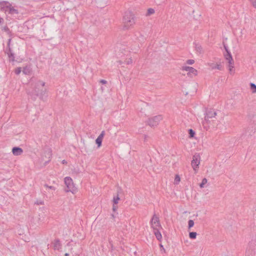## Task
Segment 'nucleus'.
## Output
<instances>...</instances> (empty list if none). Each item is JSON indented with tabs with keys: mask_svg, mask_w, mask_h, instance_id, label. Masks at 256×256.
Returning a JSON list of instances; mask_svg holds the SVG:
<instances>
[{
	"mask_svg": "<svg viewBox=\"0 0 256 256\" xmlns=\"http://www.w3.org/2000/svg\"><path fill=\"white\" fill-rule=\"evenodd\" d=\"M102 139L99 138L98 137V138L96 140V142L98 144V146L100 147L102 145Z\"/></svg>",
	"mask_w": 256,
	"mask_h": 256,
	"instance_id": "393cba45",
	"label": "nucleus"
},
{
	"mask_svg": "<svg viewBox=\"0 0 256 256\" xmlns=\"http://www.w3.org/2000/svg\"><path fill=\"white\" fill-rule=\"evenodd\" d=\"M10 40H11L10 39H9V40H8V46H10Z\"/></svg>",
	"mask_w": 256,
	"mask_h": 256,
	"instance_id": "c03bdc74",
	"label": "nucleus"
},
{
	"mask_svg": "<svg viewBox=\"0 0 256 256\" xmlns=\"http://www.w3.org/2000/svg\"><path fill=\"white\" fill-rule=\"evenodd\" d=\"M10 61L14 62L15 60V57L14 56V54L12 52V51L10 48H8V52H7Z\"/></svg>",
	"mask_w": 256,
	"mask_h": 256,
	"instance_id": "dca6fc26",
	"label": "nucleus"
},
{
	"mask_svg": "<svg viewBox=\"0 0 256 256\" xmlns=\"http://www.w3.org/2000/svg\"><path fill=\"white\" fill-rule=\"evenodd\" d=\"M228 68L229 72L230 74H233L234 73V61L233 58H232V60H228Z\"/></svg>",
	"mask_w": 256,
	"mask_h": 256,
	"instance_id": "1a4fd4ad",
	"label": "nucleus"
},
{
	"mask_svg": "<svg viewBox=\"0 0 256 256\" xmlns=\"http://www.w3.org/2000/svg\"><path fill=\"white\" fill-rule=\"evenodd\" d=\"M162 120L160 115L155 116L153 118H149L148 121V124L151 127L156 126L159 122Z\"/></svg>",
	"mask_w": 256,
	"mask_h": 256,
	"instance_id": "39448f33",
	"label": "nucleus"
},
{
	"mask_svg": "<svg viewBox=\"0 0 256 256\" xmlns=\"http://www.w3.org/2000/svg\"><path fill=\"white\" fill-rule=\"evenodd\" d=\"M43 204V202H39V203H38V204Z\"/></svg>",
	"mask_w": 256,
	"mask_h": 256,
	"instance_id": "49530a36",
	"label": "nucleus"
},
{
	"mask_svg": "<svg viewBox=\"0 0 256 256\" xmlns=\"http://www.w3.org/2000/svg\"><path fill=\"white\" fill-rule=\"evenodd\" d=\"M188 132H189L190 137V138L194 137V136L195 134L194 132L192 129H190L188 130Z\"/></svg>",
	"mask_w": 256,
	"mask_h": 256,
	"instance_id": "c85d7f7f",
	"label": "nucleus"
},
{
	"mask_svg": "<svg viewBox=\"0 0 256 256\" xmlns=\"http://www.w3.org/2000/svg\"><path fill=\"white\" fill-rule=\"evenodd\" d=\"M252 6L256 8V0H250Z\"/></svg>",
	"mask_w": 256,
	"mask_h": 256,
	"instance_id": "2f4dec72",
	"label": "nucleus"
},
{
	"mask_svg": "<svg viewBox=\"0 0 256 256\" xmlns=\"http://www.w3.org/2000/svg\"><path fill=\"white\" fill-rule=\"evenodd\" d=\"M224 50H226V52H230V50H228V48L226 46L225 44H224Z\"/></svg>",
	"mask_w": 256,
	"mask_h": 256,
	"instance_id": "e433bc0d",
	"label": "nucleus"
},
{
	"mask_svg": "<svg viewBox=\"0 0 256 256\" xmlns=\"http://www.w3.org/2000/svg\"><path fill=\"white\" fill-rule=\"evenodd\" d=\"M100 82L101 83H102V84H106L107 82L106 80H100Z\"/></svg>",
	"mask_w": 256,
	"mask_h": 256,
	"instance_id": "4c0bfd02",
	"label": "nucleus"
},
{
	"mask_svg": "<svg viewBox=\"0 0 256 256\" xmlns=\"http://www.w3.org/2000/svg\"><path fill=\"white\" fill-rule=\"evenodd\" d=\"M194 226V220H190L188 222V228L190 229Z\"/></svg>",
	"mask_w": 256,
	"mask_h": 256,
	"instance_id": "a878e982",
	"label": "nucleus"
},
{
	"mask_svg": "<svg viewBox=\"0 0 256 256\" xmlns=\"http://www.w3.org/2000/svg\"><path fill=\"white\" fill-rule=\"evenodd\" d=\"M64 183L66 186V188L65 189L66 192H71L72 194H74L77 191L76 188L74 186L72 180L68 176L64 178Z\"/></svg>",
	"mask_w": 256,
	"mask_h": 256,
	"instance_id": "7ed1b4c3",
	"label": "nucleus"
},
{
	"mask_svg": "<svg viewBox=\"0 0 256 256\" xmlns=\"http://www.w3.org/2000/svg\"><path fill=\"white\" fill-rule=\"evenodd\" d=\"M111 216H112V217L113 218H115V216H114V214H111Z\"/></svg>",
	"mask_w": 256,
	"mask_h": 256,
	"instance_id": "37998d69",
	"label": "nucleus"
},
{
	"mask_svg": "<svg viewBox=\"0 0 256 256\" xmlns=\"http://www.w3.org/2000/svg\"><path fill=\"white\" fill-rule=\"evenodd\" d=\"M2 6H5L6 8V10L9 12V13L11 14H18V10L15 9L14 7L12 6V5L8 2H2Z\"/></svg>",
	"mask_w": 256,
	"mask_h": 256,
	"instance_id": "0eeeda50",
	"label": "nucleus"
},
{
	"mask_svg": "<svg viewBox=\"0 0 256 256\" xmlns=\"http://www.w3.org/2000/svg\"><path fill=\"white\" fill-rule=\"evenodd\" d=\"M194 60H188L186 61V63L188 64H192L194 63Z\"/></svg>",
	"mask_w": 256,
	"mask_h": 256,
	"instance_id": "473e14b6",
	"label": "nucleus"
},
{
	"mask_svg": "<svg viewBox=\"0 0 256 256\" xmlns=\"http://www.w3.org/2000/svg\"><path fill=\"white\" fill-rule=\"evenodd\" d=\"M46 153L48 158V160L46 162V163H48V162L50 160V159H51V158H52V151L50 149H48L46 152Z\"/></svg>",
	"mask_w": 256,
	"mask_h": 256,
	"instance_id": "6ab92c4d",
	"label": "nucleus"
},
{
	"mask_svg": "<svg viewBox=\"0 0 256 256\" xmlns=\"http://www.w3.org/2000/svg\"><path fill=\"white\" fill-rule=\"evenodd\" d=\"M256 250L254 246H250L246 251V256H255Z\"/></svg>",
	"mask_w": 256,
	"mask_h": 256,
	"instance_id": "9d476101",
	"label": "nucleus"
},
{
	"mask_svg": "<svg viewBox=\"0 0 256 256\" xmlns=\"http://www.w3.org/2000/svg\"><path fill=\"white\" fill-rule=\"evenodd\" d=\"M22 70L21 68H18L15 70V74H19L20 73V72H22Z\"/></svg>",
	"mask_w": 256,
	"mask_h": 256,
	"instance_id": "c756f323",
	"label": "nucleus"
},
{
	"mask_svg": "<svg viewBox=\"0 0 256 256\" xmlns=\"http://www.w3.org/2000/svg\"><path fill=\"white\" fill-rule=\"evenodd\" d=\"M154 10L153 8H150L148 10L146 16H149L152 14H154Z\"/></svg>",
	"mask_w": 256,
	"mask_h": 256,
	"instance_id": "5701e85b",
	"label": "nucleus"
},
{
	"mask_svg": "<svg viewBox=\"0 0 256 256\" xmlns=\"http://www.w3.org/2000/svg\"><path fill=\"white\" fill-rule=\"evenodd\" d=\"M132 62V60L131 59H130V60L128 62V64H130Z\"/></svg>",
	"mask_w": 256,
	"mask_h": 256,
	"instance_id": "79ce46f5",
	"label": "nucleus"
},
{
	"mask_svg": "<svg viewBox=\"0 0 256 256\" xmlns=\"http://www.w3.org/2000/svg\"><path fill=\"white\" fill-rule=\"evenodd\" d=\"M120 200V198L118 195L116 197H114L113 199L114 204H116L118 203V200Z\"/></svg>",
	"mask_w": 256,
	"mask_h": 256,
	"instance_id": "cd10ccee",
	"label": "nucleus"
},
{
	"mask_svg": "<svg viewBox=\"0 0 256 256\" xmlns=\"http://www.w3.org/2000/svg\"><path fill=\"white\" fill-rule=\"evenodd\" d=\"M44 186L47 188H50V190H56L55 188L53 186H48L47 184H45Z\"/></svg>",
	"mask_w": 256,
	"mask_h": 256,
	"instance_id": "7c9ffc66",
	"label": "nucleus"
},
{
	"mask_svg": "<svg viewBox=\"0 0 256 256\" xmlns=\"http://www.w3.org/2000/svg\"><path fill=\"white\" fill-rule=\"evenodd\" d=\"M154 230V234L157 240H160L162 238V236L160 232H159V230H158V228H156V230Z\"/></svg>",
	"mask_w": 256,
	"mask_h": 256,
	"instance_id": "a211bd4d",
	"label": "nucleus"
},
{
	"mask_svg": "<svg viewBox=\"0 0 256 256\" xmlns=\"http://www.w3.org/2000/svg\"><path fill=\"white\" fill-rule=\"evenodd\" d=\"M194 44L195 46V50L197 52H198L200 54L204 53L203 48L199 44L194 42Z\"/></svg>",
	"mask_w": 256,
	"mask_h": 256,
	"instance_id": "2eb2a0df",
	"label": "nucleus"
},
{
	"mask_svg": "<svg viewBox=\"0 0 256 256\" xmlns=\"http://www.w3.org/2000/svg\"><path fill=\"white\" fill-rule=\"evenodd\" d=\"M216 114V112H214L213 110H210L209 111H208L206 113V116H205V119L206 120V118H214Z\"/></svg>",
	"mask_w": 256,
	"mask_h": 256,
	"instance_id": "ddd939ff",
	"label": "nucleus"
},
{
	"mask_svg": "<svg viewBox=\"0 0 256 256\" xmlns=\"http://www.w3.org/2000/svg\"><path fill=\"white\" fill-rule=\"evenodd\" d=\"M62 248V244L59 240H55L54 242V250H60Z\"/></svg>",
	"mask_w": 256,
	"mask_h": 256,
	"instance_id": "4468645a",
	"label": "nucleus"
},
{
	"mask_svg": "<svg viewBox=\"0 0 256 256\" xmlns=\"http://www.w3.org/2000/svg\"><path fill=\"white\" fill-rule=\"evenodd\" d=\"M43 204V202H39V203H38V204Z\"/></svg>",
	"mask_w": 256,
	"mask_h": 256,
	"instance_id": "a18cd8bd",
	"label": "nucleus"
},
{
	"mask_svg": "<svg viewBox=\"0 0 256 256\" xmlns=\"http://www.w3.org/2000/svg\"><path fill=\"white\" fill-rule=\"evenodd\" d=\"M104 134H105L104 131V130H103V131H102V132H101V134H100L99 135V136H98V138H100L102 139V138H104Z\"/></svg>",
	"mask_w": 256,
	"mask_h": 256,
	"instance_id": "72a5a7b5",
	"label": "nucleus"
},
{
	"mask_svg": "<svg viewBox=\"0 0 256 256\" xmlns=\"http://www.w3.org/2000/svg\"><path fill=\"white\" fill-rule=\"evenodd\" d=\"M180 180V178L178 175H176L174 180V184H178Z\"/></svg>",
	"mask_w": 256,
	"mask_h": 256,
	"instance_id": "b1692460",
	"label": "nucleus"
},
{
	"mask_svg": "<svg viewBox=\"0 0 256 256\" xmlns=\"http://www.w3.org/2000/svg\"><path fill=\"white\" fill-rule=\"evenodd\" d=\"M208 66L212 70H223V66L220 62L216 63L210 62L208 64Z\"/></svg>",
	"mask_w": 256,
	"mask_h": 256,
	"instance_id": "6e6552de",
	"label": "nucleus"
},
{
	"mask_svg": "<svg viewBox=\"0 0 256 256\" xmlns=\"http://www.w3.org/2000/svg\"><path fill=\"white\" fill-rule=\"evenodd\" d=\"M250 88L252 90L253 92H256V85L253 83H250Z\"/></svg>",
	"mask_w": 256,
	"mask_h": 256,
	"instance_id": "bb28decb",
	"label": "nucleus"
},
{
	"mask_svg": "<svg viewBox=\"0 0 256 256\" xmlns=\"http://www.w3.org/2000/svg\"><path fill=\"white\" fill-rule=\"evenodd\" d=\"M197 234L196 232H190L189 233V236L191 239H195L196 237Z\"/></svg>",
	"mask_w": 256,
	"mask_h": 256,
	"instance_id": "4be33fe9",
	"label": "nucleus"
},
{
	"mask_svg": "<svg viewBox=\"0 0 256 256\" xmlns=\"http://www.w3.org/2000/svg\"><path fill=\"white\" fill-rule=\"evenodd\" d=\"M4 22V20L2 18L0 17V25L2 24V23Z\"/></svg>",
	"mask_w": 256,
	"mask_h": 256,
	"instance_id": "ea45409f",
	"label": "nucleus"
},
{
	"mask_svg": "<svg viewBox=\"0 0 256 256\" xmlns=\"http://www.w3.org/2000/svg\"><path fill=\"white\" fill-rule=\"evenodd\" d=\"M225 59L228 61V60H232V57L230 52H228L226 54H224Z\"/></svg>",
	"mask_w": 256,
	"mask_h": 256,
	"instance_id": "aec40b11",
	"label": "nucleus"
},
{
	"mask_svg": "<svg viewBox=\"0 0 256 256\" xmlns=\"http://www.w3.org/2000/svg\"><path fill=\"white\" fill-rule=\"evenodd\" d=\"M124 28L128 30L135 24V17L130 11H126L123 16Z\"/></svg>",
	"mask_w": 256,
	"mask_h": 256,
	"instance_id": "f03ea898",
	"label": "nucleus"
},
{
	"mask_svg": "<svg viewBox=\"0 0 256 256\" xmlns=\"http://www.w3.org/2000/svg\"><path fill=\"white\" fill-rule=\"evenodd\" d=\"M117 209V206H113V207H112V210L114 212H115Z\"/></svg>",
	"mask_w": 256,
	"mask_h": 256,
	"instance_id": "58836bf2",
	"label": "nucleus"
},
{
	"mask_svg": "<svg viewBox=\"0 0 256 256\" xmlns=\"http://www.w3.org/2000/svg\"><path fill=\"white\" fill-rule=\"evenodd\" d=\"M22 72L25 74H30L31 73L32 69L30 66H26L23 68Z\"/></svg>",
	"mask_w": 256,
	"mask_h": 256,
	"instance_id": "f3484780",
	"label": "nucleus"
},
{
	"mask_svg": "<svg viewBox=\"0 0 256 256\" xmlns=\"http://www.w3.org/2000/svg\"><path fill=\"white\" fill-rule=\"evenodd\" d=\"M208 182V180L206 178H204L202 180V182L200 184V188H204V185Z\"/></svg>",
	"mask_w": 256,
	"mask_h": 256,
	"instance_id": "412c9836",
	"label": "nucleus"
},
{
	"mask_svg": "<svg viewBox=\"0 0 256 256\" xmlns=\"http://www.w3.org/2000/svg\"><path fill=\"white\" fill-rule=\"evenodd\" d=\"M12 152L14 156H20L22 153L23 150L20 148L14 147L12 148Z\"/></svg>",
	"mask_w": 256,
	"mask_h": 256,
	"instance_id": "f8f14e48",
	"label": "nucleus"
},
{
	"mask_svg": "<svg viewBox=\"0 0 256 256\" xmlns=\"http://www.w3.org/2000/svg\"><path fill=\"white\" fill-rule=\"evenodd\" d=\"M62 163L63 164H67V162H66V160H63L62 161Z\"/></svg>",
	"mask_w": 256,
	"mask_h": 256,
	"instance_id": "a19ab883",
	"label": "nucleus"
},
{
	"mask_svg": "<svg viewBox=\"0 0 256 256\" xmlns=\"http://www.w3.org/2000/svg\"><path fill=\"white\" fill-rule=\"evenodd\" d=\"M138 39L140 42H142L144 40V38L143 36H140V38H138Z\"/></svg>",
	"mask_w": 256,
	"mask_h": 256,
	"instance_id": "c9c22d12",
	"label": "nucleus"
},
{
	"mask_svg": "<svg viewBox=\"0 0 256 256\" xmlns=\"http://www.w3.org/2000/svg\"><path fill=\"white\" fill-rule=\"evenodd\" d=\"M151 227L154 230H156L158 227L160 226L158 218L154 214L150 220Z\"/></svg>",
	"mask_w": 256,
	"mask_h": 256,
	"instance_id": "423d86ee",
	"label": "nucleus"
},
{
	"mask_svg": "<svg viewBox=\"0 0 256 256\" xmlns=\"http://www.w3.org/2000/svg\"><path fill=\"white\" fill-rule=\"evenodd\" d=\"M160 252H165L166 250H165V249L164 248L162 244H160Z\"/></svg>",
	"mask_w": 256,
	"mask_h": 256,
	"instance_id": "f704fd0d",
	"label": "nucleus"
},
{
	"mask_svg": "<svg viewBox=\"0 0 256 256\" xmlns=\"http://www.w3.org/2000/svg\"><path fill=\"white\" fill-rule=\"evenodd\" d=\"M200 158L199 154H196L192 157V167L195 172H197V170L199 168L200 164Z\"/></svg>",
	"mask_w": 256,
	"mask_h": 256,
	"instance_id": "20e7f679",
	"label": "nucleus"
},
{
	"mask_svg": "<svg viewBox=\"0 0 256 256\" xmlns=\"http://www.w3.org/2000/svg\"><path fill=\"white\" fill-rule=\"evenodd\" d=\"M182 70L188 72L189 73H192L194 75H196L197 74V70L195 68L190 66H184L182 68Z\"/></svg>",
	"mask_w": 256,
	"mask_h": 256,
	"instance_id": "9b49d317",
	"label": "nucleus"
},
{
	"mask_svg": "<svg viewBox=\"0 0 256 256\" xmlns=\"http://www.w3.org/2000/svg\"><path fill=\"white\" fill-rule=\"evenodd\" d=\"M64 256H69V254L68 253H66Z\"/></svg>",
	"mask_w": 256,
	"mask_h": 256,
	"instance_id": "de8ad7c7",
	"label": "nucleus"
},
{
	"mask_svg": "<svg viewBox=\"0 0 256 256\" xmlns=\"http://www.w3.org/2000/svg\"><path fill=\"white\" fill-rule=\"evenodd\" d=\"M44 82L37 80L34 84H32V92H29V94L42 98L46 92V89L44 88Z\"/></svg>",
	"mask_w": 256,
	"mask_h": 256,
	"instance_id": "f257e3e1",
	"label": "nucleus"
}]
</instances>
